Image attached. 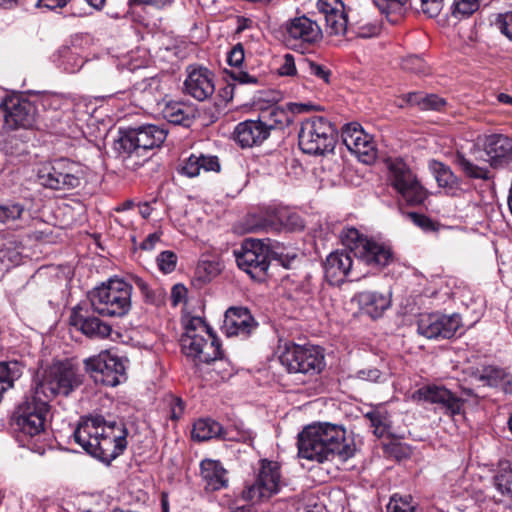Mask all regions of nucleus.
Masks as SVG:
<instances>
[{
    "instance_id": "338daca9",
    "label": "nucleus",
    "mask_w": 512,
    "mask_h": 512,
    "mask_svg": "<svg viewBox=\"0 0 512 512\" xmlns=\"http://www.w3.org/2000/svg\"><path fill=\"white\" fill-rule=\"evenodd\" d=\"M200 268H203L209 277L216 276L220 271L218 264L213 262H203Z\"/></svg>"
},
{
    "instance_id": "603ef678",
    "label": "nucleus",
    "mask_w": 512,
    "mask_h": 512,
    "mask_svg": "<svg viewBox=\"0 0 512 512\" xmlns=\"http://www.w3.org/2000/svg\"><path fill=\"white\" fill-rule=\"evenodd\" d=\"M230 77L238 82L239 84H251L256 85L259 83V79L255 75H251L246 71H243L239 68L231 70L229 72Z\"/></svg>"
},
{
    "instance_id": "ea45409f",
    "label": "nucleus",
    "mask_w": 512,
    "mask_h": 512,
    "mask_svg": "<svg viewBox=\"0 0 512 512\" xmlns=\"http://www.w3.org/2000/svg\"><path fill=\"white\" fill-rule=\"evenodd\" d=\"M135 284L140 289L145 302L159 306L164 302L165 291L161 288L152 289L143 279L136 278Z\"/></svg>"
},
{
    "instance_id": "f03ea898",
    "label": "nucleus",
    "mask_w": 512,
    "mask_h": 512,
    "mask_svg": "<svg viewBox=\"0 0 512 512\" xmlns=\"http://www.w3.org/2000/svg\"><path fill=\"white\" fill-rule=\"evenodd\" d=\"M128 431L122 422H106L101 415L82 417L74 440L91 456L109 463L127 447Z\"/></svg>"
},
{
    "instance_id": "f257e3e1",
    "label": "nucleus",
    "mask_w": 512,
    "mask_h": 512,
    "mask_svg": "<svg viewBox=\"0 0 512 512\" xmlns=\"http://www.w3.org/2000/svg\"><path fill=\"white\" fill-rule=\"evenodd\" d=\"M340 238L350 252L337 250L327 256L324 274L331 285L342 284L352 272L353 260L350 253L367 265L378 268L385 267L393 261L390 247L368 239L353 227L343 229Z\"/></svg>"
},
{
    "instance_id": "4468645a",
    "label": "nucleus",
    "mask_w": 512,
    "mask_h": 512,
    "mask_svg": "<svg viewBox=\"0 0 512 512\" xmlns=\"http://www.w3.org/2000/svg\"><path fill=\"white\" fill-rule=\"evenodd\" d=\"M270 117L266 119V115L258 120H247L239 123L234 130L235 141L243 148L253 147L260 145L265 141L270 131L275 127L276 124H283L286 114L279 108H272L268 111Z\"/></svg>"
},
{
    "instance_id": "2eb2a0df",
    "label": "nucleus",
    "mask_w": 512,
    "mask_h": 512,
    "mask_svg": "<svg viewBox=\"0 0 512 512\" xmlns=\"http://www.w3.org/2000/svg\"><path fill=\"white\" fill-rule=\"evenodd\" d=\"M84 365L94 380L105 386L115 387L127 378L123 359L107 350L86 359Z\"/></svg>"
},
{
    "instance_id": "0e129e2a",
    "label": "nucleus",
    "mask_w": 512,
    "mask_h": 512,
    "mask_svg": "<svg viewBox=\"0 0 512 512\" xmlns=\"http://www.w3.org/2000/svg\"><path fill=\"white\" fill-rule=\"evenodd\" d=\"M160 237L161 234L157 232L149 234L140 244V248L147 251L154 249L156 243L159 242Z\"/></svg>"
},
{
    "instance_id": "f3484780",
    "label": "nucleus",
    "mask_w": 512,
    "mask_h": 512,
    "mask_svg": "<svg viewBox=\"0 0 512 512\" xmlns=\"http://www.w3.org/2000/svg\"><path fill=\"white\" fill-rule=\"evenodd\" d=\"M342 141L347 149L361 162L371 164L376 159L377 150L372 137L358 123L346 124L342 129Z\"/></svg>"
},
{
    "instance_id": "bf43d9fd",
    "label": "nucleus",
    "mask_w": 512,
    "mask_h": 512,
    "mask_svg": "<svg viewBox=\"0 0 512 512\" xmlns=\"http://www.w3.org/2000/svg\"><path fill=\"white\" fill-rule=\"evenodd\" d=\"M187 296V289L182 284H176L171 289L170 300L172 305L175 307L185 300Z\"/></svg>"
},
{
    "instance_id": "6e6552de",
    "label": "nucleus",
    "mask_w": 512,
    "mask_h": 512,
    "mask_svg": "<svg viewBox=\"0 0 512 512\" xmlns=\"http://www.w3.org/2000/svg\"><path fill=\"white\" fill-rule=\"evenodd\" d=\"M85 167L67 158H58L41 164L37 178L45 188L53 190H72L81 186L85 180Z\"/></svg>"
},
{
    "instance_id": "393cba45",
    "label": "nucleus",
    "mask_w": 512,
    "mask_h": 512,
    "mask_svg": "<svg viewBox=\"0 0 512 512\" xmlns=\"http://www.w3.org/2000/svg\"><path fill=\"white\" fill-rule=\"evenodd\" d=\"M185 92L198 101H204L215 91L213 74L207 68H188V75L184 82Z\"/></svg>"
},
{
    "instance_id": "aec40b11",
    "label": "nucleus",
    "mask_w": 512,
    "mask_h": 512,
    "mask_svg": "<svg viewBox=\"0 0 512 512\" xmlns=\"http://www.w3.org/2000/svg\"><path fill=\"white\" fill-rule=\"evenodd\" d=\"M322 30L317 21L302 15L285 23V39L292 46L315 44L322 39Z\"/></svg>"
},
{
    "instance_id": "1a4fd4ad",
    "label": "nucleus",
    "mask_w": 512,
    "mask_h": 512,
    "mask_svg": "<svg viewBox=\"0 0 512 512\" xmlns=\"http://www.w3.org/2000/svg\"><path fill=\"white\" fill-rule=\"evenodd\" d=\"M335 128L323 116H312L301 122L298 133L299 148L309 155H324L335 148Z\"/></svg>"
},
{
    "instance_id": "20e7f679",
    "label": "nucleus",
    "mask_w": 512,
    "mask_h": 512,
    "mask_svg": "<svg viewBox=\"0 0 512 512\" xmlns=\"http://www.w3.org/2000/svg\"><path fill=\"white\" fill-rule=\"evenodd\" d=\"M50 406L30 394L17 408L15 424L17 440L23 447L33 451L43 450L41 444L45 437L47 415Z\"/></svg>"
},
{
    "instance_id": "774afa93",
    "label": "nucleus",
    "mask_w": 512,
    "mask_h": 512,
    "mask_svg": "<svg viewBox=\"0 0 512 512\" xmlns=\"http://www.w3.org/2000/svg\"><path fill=\"white\" fill-rule=\"evenodd\" d=\"M280 224H282L280 219H278L277 221H275L273 219H264V222L261 225V228L265 229L267 231L268 230H278Z\"/></svg>"
},
{
    "instance_id": "c85d7f7f",
    "label": "nucleus",
    "mask_w": 512,
    "mask_h": 512,
    "mask_svg": "<svg viewBox=\"0 0 512 512\" xmlns=\"http://www.w3.org/2000/svg\"><path fill=\"white\" fill-rule=\"evenodd\" d=\"M429 168L434 174L438 185L445 188L449 195L458 196L460 194L462 190L459 187V180L448 166L433 160L430 162Z\"/></svg>"
},
{
    "instance_id": "69168bd1",
    "label": "nucleus",
    "mask_w": 512,
    "mask_h": 512,
    "mask_svg": "<svg viewBox=\"0 0 512 512\" xmlns=\"http://www.w3.org/2000/svg\"><path fill=\"white\" fill-rule=\"evenodd\" d=\"M318 106H315L311 103H293L291 105V110L294 113H304L311 110H319Z\"/></svg>"
},
{
    "instance_id": "a211bd4d",
    "label": "nucleus",
    "mask_w": 512,
    "mask_h": 512,
    "mask_svg": "<svg viewBox=\"0 0 512 512\" xmlns=\"http://www.w3.org/2000/svg\"><path fill=\"white\" fill-rule=\"evenodd\" d=\"M4 118V128L17 130L30 128L35 120V107L18 96L7 97L0 106Z\"/></svg>"
},
{
    "instance_id": "b1692460",
    "label": "nucleus",
    "mask_w": 512,
    "mask_h": 512,
    "mask_svg": "<svg viewBox=\"0 0 512 512\" xmlns=\"http://www.w3.org/2000/svg\"><path fill=\"white\" fill-rule=\"evenodd\" d=\"M258 324L247 308L230 307L224 315L223 332L228 336L247 338L256 330Z\"/></svg>"
},
{
    "instance_id": "3c124183",
    "label": "nucleus",
    "mask_w": 512,
    "mask_h": 512,
    "mask_svg": "<svg viewBox=\"0 0 512 512\" xmlns=\"http://www.w3.org/2000/svg\"><path fill=\"white\" fill-rule=\"evenodd\" d=\"M387 512H415V508L407 498L393 496L387 505Z\"/></svg>"
},
{
    "instance_id": "c9c22d12",
    "label": "nucleus",
    "mask_w": 512,
    "mask_h": 512,
    "mask_svg": "<svg viewBox=\"0 0 512 512\" xmlns=\"http://www.w3.org/2000/svg\"><path fill=\"white\" fill-rule=\"evenodd\" d=\"M350 30L357 37L371 38L380 33L381 24L376 20H371L366 17L350 23Z\"/></svg>"
},
{
    "instance_id": "9b49d317",
    "label": "nucleus",
    "mask_w": 512,
    "mask_h": 512,
    "mask_svg": "<svg viewBox=\"0 0 512 512\" xmlns=\"http://www.w3.org/2000/svg\"><path fill=\"white\" fill-rule=\"evenodd\" d=\"M289 373L315 376L325 367L324 355L319 347L285 343L279 356Z\"/></svg>"
},
{
    "instance_id": "0eeeda50",
    "label": "nucleus",
    "mask_w": 512,
    "mask_h": 512,
    "mask_svg": "<svg viewBox=\"0 0 512 512\" xmlns=\"http://www.w3.org/2000/svg\"><path fill=\"white\" fill-rule=\"evenodd\" d=\"M183 352L209 363L222 356L221 345L210 327L201 317H192L185 325V333L181 338Z\"/></svg>"
},
{
    "instance_id": "680f3d73",
    "label": "nucleus",
    "mask_w": 512,
    "mask_h": 512,
    "mask_svg": "<svg viewBox=\"0 0 512 512\" xmlns=\"http://www.w3.org/2000/svg\"><path fill=\"white\" fill-rule=\"evenodd\" d=\"M358 377L371 382H379L382 377V373L376 368H370L359 371Z\"/></svg>"
},
{
    "instance_id": "a19ab883",
    "label": "nucleus",
    "mask_w": 512,
    "mask_h": 512,
    "mask_svg": "<svg viewBox=\"0 0 512 512\" xmlns=\"http://www.w3.org/2000/svg\"><path fill=\"white\" fill-rule=\"evenodd\" d=\"M438 319L439 313L421 315L417 324L418 333L428 339H436Z\"/></svg>"
},
{
    "instance_id": "58836bf2",
    "label": "nucleus",
    "mask_w": 512,
    "mask_h": 512,
    "mask_svg": "<svg viewBox=\"0 0 512 512\" xmlns=\"http://www.w3.org/2000/svg\"><path fill=\"white\" fill-rule=\"evenodd\" d=\"M410 5L418 13L433 18L442 11L444 0H410Z\"/></svg>"
},
{
    "instance_id": "a18cd8bd",
    "label": "nucleus",
    "mask_w": 512,
    "mask_h": 512,
    "mask_svg": "<svg viewBox=\"0 0 512 512\" xmlns=\"http://www.w3.org/2000/svg\"><path fill=\"white\" fill-rule=\"evenodd\" d=\"M304 68L309 75L316 77L325 84L330 82L331 71L325 65H321L314 61H305Z\"/></svg>"
},
{
    "instance_id": "e2e57ef3",
    "label": "nucleus",
    "mask_w": 512,
    "mask_h": 512,
    "mask_svg": "<svg viewBox=\"0 0 512 512\" xmlns=\"http://www.w3.org/2000/svg\"><path fill=\"white\" fill-rule=\"evenodd\" d=\"M71 0H38L39 7H45L50 10L65 7Z\"/></svg>"
},
{
    "instance_id": "6ab92c4d",
    "label": "nucleus",
    "mask_w": 512,
    "mask_h": 512,
    "mask_svg": "<svg viewBox=\"0 0 512 512\" xmlns=\"http://www.w3.org/2000/svg\"><path fill=\"white\" fill-rule=\"evenodd\" d=\"M192 438L199 442L212 438L246 442L252 439V433L244 429L242 425H235L233 429L224 430L217 421L211 418H201L193 425Z\"/></svg>"
},
{
    "instance_id": "9d476101",
    "label": "nucleus",
    "mask_w": 512,
    "mask_h": 512,
    "mask_svg": "<svg viewBox=\"0 0 512 512\" xmlns=\"http://www.w3.org/2000/svg\"><path fill=\"white\" fill-rule=\"evenodd\" d=\"M167 131L156 125H144L120 131L115 150L128 159L135 154L142 157L148 150L159 147L166 139Z\"/></svg>"
},
{
    "instance_id": "ddd939ff",
    "label": "nucleus",
    "mask_w": 512,
    "mask_h": 512,
    "mask_svg": "<svg viewBox=\"0 0 512 512\" xmlns=\"http://www.w3.org/2000/svg\"><path fill=\"white\" fill-rule=\"evenodd\" d=\"M281 473L277 462L261 460L260 468L252 483L246 484L242 498L252 503L269 500L280 491Z\"/></svg>"
},
{
    "instance_id": "7c9ffc66",
    "label": "nucleus",
    "mask_w": 512,
    "mask_h": 512,
    "mask_svg": "<svg viewBox=\"0 0 512 512\" xmlns=\"http://www.w3.org/2000/svg\"><path fill=\"white\" fill-rule=\"evenodd\" d=\"M401 99L406 104L417 106L421 110L440 111L446 105L444 98L436 94H425L423 92H410Z\"/></svg>"
},
{
    "instance_id": "052dcab7",
    "label": "nucleus",
    "mask_w": 512,
    "mask_h": 512,
    "mask_svg": "<svg viewBox=\"0 0 512 512\" xmlns=\"http://www.w3.org/2000/svg\"><path fill=\"white\" fill-rule=\"evenodd\" d=\"M171 0H128L129 6L147 5L156 9H161L170 4Z\"/></svg>"
},
{
    "instance_id": "7ed1b4c3",
    "label": "nucleus",
    "mask_w": 512,
    "mask_h": 512,
    "mask_svg": "<svg viewBox=\"0 0 512 512\" xmlns=\"http://www.w3.org/2000/svg\"><path fill=\"white\" fill-rule=\"evenodd\" d=\"M354 452L355 447L351 441H347L345 430L337 425H310L298 436V454L307 460L322 463L338 457L346 461Z\"/></svg>"
},
{
    "instance_id": "dca6fc26",
    "label": "nucleus",
    "mask_w": 512,
    "mask_h": 512,
    "mask_svg": "<svg viewBox=\"0 0 512 512\" xmlns=\"http://www.w3.org/2000/svg\"><path fill=\"white\" fill-rule=\"evenodd\" d=\"M234 254L238 267L251 278L262 280L265 277L269 267V249L260 240H245Z\"/></svg>"
},
{
    "instance_id": "2f4dec72",
    "label": "nucleus",
    "mask_w": 512,
    "mask_h": 512,
    "mask_svg": "<svg viewBox=\"0 0 512 512\" xmlns=\"http://www.w3.org/2000/svg\"><path fill=\"white\" fill-rule=\"evenodd\" d=\"M24 365L16 360L0 362V389L5 392L14 386L23 374Z\"/></svg>"
},
{
    "instance_id": "412c9836",
    "label": "nucleus",
    "mask_w": 512,
    "mask_h": 512,
    "mask_svg": "<svg viewBox=\"0 0 512 512\" xmlns=\"http://www.w3.org/2000/svg\"><path fill=\"white\" fill-rule=\"evenodd\" d=\"M70 325L90 338H106L112 329L109 324L94 316L87 304H78L72 309Z\"/></svg>"
},
{
    "instance_id": "423d86ee",
    "label": "nucleus",
    "mask_w": 512,
    "mask_h": 512,
    "mask_svg": "<svg viewBox=\"0 0 512 512\" xmlns=\"http://www.w3.org/2000/svg\"><path fill=\"white\" fill-rule=\"evenodd\" d=\"M132 286L119 278H111L89 293L93 313L122 317L131 309Z\"/></svg>"
},
{
    "instance_id": "39448f33",
    "label": "nucleus",
    "mask_w": 512,
    "mask_h": 512,
    "mask_svg": "<svg viewBox=\"0 0 512 512\" xmlns=\"http://www.w3.org/2000/svg\"><path fill=\"white\" fill-rule=\"evenodd\" d=\"M80 381L72 365L57 361L38 373L34 379L31 394L46 404L57 395L68 396Z\"/></svg>"
},
{
    "instance_id": "864d4df0",
    "label": "nucleus",
    "mask_w": 512,
    "mask_h": 512,
    "mask_svg": "<svg viewBox=\"0 0 512 512\" xmlns=\"http://www.w3.org/2000/svg\"><path fill=\"white\" fill-rule=\"evenodd\" d=\"M170 408V418L174 421L179 420L184 413V402L181 398L170 395L167 399Z\"/></svg>"
},
{
    "instance_id": "de8ad7c7",
    "label": "nucleus",
    "mask_w": 512,
    "mask_h": 512,
    "mask_svg": "<svg viewBox=\"0 0 512 512\" xmlns=\"http://www.w3.org/2000/svg\"><path fill=\"white\" fill-rule=\"evenodd\" d=\"M177 256L171 251H163L157 257V264L163 273H171L175 270Z\"/></svg>"
},
{
    "instance_id": "c03bdc74",
    "label": "nucleus",
    "mask_w": 512,
    "mask_h": 512,
    "mask_svg": "<svg viewBox=\"0 0 512 512\" xmlns=\"http://www.w3.org/2000/svg\"><path fill=\"white\" fill-rule=\"evenodd\" d=\"M480 0H455L452 14L455 17H467L479 9Z\"/></svg>"
},
{
    "instance_id": "bb28decb",
    "label": "nucleus",
    "mask_w": 512,
    "mask_h": 512,
    "mask_svg": "<svg viewBox=\"0 0 512 512\" xmlns=\"http://www.w3.org/2000/svg\"><path fill=\"white\" fill-rule=\"evenodd\" d=\"M200 470L206 489L216 491L226 487L227 471L219 461L205 459L200 464Z\"/></svg>"
},
{
    "instance_id": "79ce46f5",
    "label": "nucleus",
    "mask_w": 512,
    "mask_h": 512,
    "mask_svg": "<svg viewBox=\"0 0 512 512\" xmlns=\"http://www.w3.org/2000/svg\"><path fill=\"white\" fill-rule=\"evenodd\" d=\"M494 485L498 492L512 501V469H501L494 477Z\"/></svg>"
},
{
    "instance_id": "473e14b6",
    "label": "nucleus",
    "mask_w": 512,
    "mask_h": 512,
    "mask_svg": "<svg viewBox=\"0 0 512 512\" xmlns=\"http://www.w3.org/2000/svg\"><path fill=\"white\" fill-rule=\"evenodd\" d=\"M21 247L14 240H8L0 247V271L8 270L10 267L20 264Z\"/></svg>"
},
{
    "instance_id": "f8f14e48",
    "label": "nucleus",
    "mask_w": 512,
    "mask_h": 512,
    "mask_svg": "<svg viewBox=\"0 0 512 512\" xmlns=\"http://www.w3.org/2000/svg\"><path fill=\"white\" fill-rule=\"evenodd\" d=\"M388 181L398 194L410 205L423 203L427 194L417 176L400 158L386 160Z\"/></svg>"
},
{
    "instance_id": "13d9d810",
    "label": "nucleus",
    "mask_w": 512,
    "mask_h": 512,
    "mask_svg": "<svg viewBox=\"0 0 512 512\" xmlns=\"http://www.w3.org/2000/svg\"><path fill=\"white\" fill-rule=\"evenodd\" d=\"M408 216L415 225L422 228L423 230L429 231L434 229V223L429 217L415 212L409 213Z\"/></svg>"
},
{
    "instance_id": "f704fd0d",
    "label": "nucleus",
    "mask_w": 512,
    "mask_h": 512,
    "mask_svg": "<svg viewBox=\"0 0 512 512\" xmlns=\"http://www.w3.org/2000/svg\"><path fill=\"white\" fill-rule=\"evenodd\" d=\"M436 330V339H449L453 337L461 326V317L459 314L443 315L439 314Z\"/></svg>"
},
{
    "instance_id": "4be33fe9",
    "label": "nucleus",
    "mask_w": 512,
    "mask_h": 512,
    "mask_svg": "<svg viewBox=\"0 0 512 512\" xmlns=\"http://www.w3.org/2000/svg\"><path fill=\"white\" fill-rule=\"evenodd\" d=\"M483 158L493 168H503L512 161V138L502 134L487 135L483 139Z\"/></svg>"
},
{
    "instance_id": "cd10ccee",
    "label": "nucleus",
    "mask_w": 512,
    "mask_h": 512,
    "mask_svg": "<svg viewBox=\"0 0 512 512\" xmlns=\"http://www.w3.org/2000/svg\"><path fill=\"white\" fill-rule=\"evenodd\" d=\"M202 170L218 172L220 170L218 157L192 154L183 162L179 171L181 174L193 178L199 176Z\"/></svg>"
},
{
    "instance_id": "4c0bfd02",
    "label": "nucleus",
    "mask_w": 512,
    "mask_h": 512,
    "mask_svg": "<svg viewBox=\"0 0 512 512\" xmlns=\"http://www.w3.org/2000/svg\"><path fill=\"white\" fill-rule=\"evenodd\" d=\"M326 24L330 28L331 33L335 35H344L350 30L348 14L344 7L338 9L334 13L325 17Z\"/></svg>"
},
{
    "instance_id": "37998d69",
    "label": "nucleus",
    "mask_w": 512,
    "mask_h": 512,
    "mask_svg": "<svg viewBox=\"0 0 512 512\" xmlns=\"http://www.w3.org/2000/svg\"><path fill=\"white\" fill-rule=\"evenodd\" d=\"M480 379L484 381L488 386L497 387L499 385L509 384L511 385L510 380H507V375L504 370L496 367H486Z\"/></svg>"
},
{
    "instance_id": "49530a36",
    "label": "nucleus",
    "mask_w": 512,
    "mask_h": 512,
    "mask_svg": "<svg viewBox=\"0 0 512 512\" xmlns=\"http://www.w3.org/2000/svg\"><path fill=\"white\" fill-rule=\"evenodd\" d=\"M495 27L512 41V11L500 13L494 20Z\"/></svg>"
},
{
    "instance_id": "4d7b16f0",
    "label": "nucleus",
    "mask_w": 512,
    "mask_h": 512,
    "mask_svg": "<svg viewBox=\"0 0 512 512\" xmlns=\"http://www.w3.org/2000/svg\"><path fill=\"white\" fill-rule=\"evenodd\" d=\"M279 74L282 76H293L296 74V66L293 55L285 54L283 57V63L278 69Z\"/></svg>"
},
{
    "instance_id": "5701e85b",
    "label": "nucleus",
    "mask_w": 512,
    "mask_h": 512,
    "mask_svg": "<svg viewBox=\"0 0 512 512\" xmlns=\"http://www.w3.org/2000/svg\"><path fill=\"white\" fill-rule=\"evenodd\" d=\"M413 397L430 403L440 404L451 416L461 415L464 401L442 386L427 385L418 389Z\"/></svg>"
},
{
    "instance_id": "c756f323",
    "label": "nucleus",
    "mask_w": 512,
    "mask_h": 512,
    "mask_svg": "<svg viewBox=\"0 0 512 512\" xmlns=\"http://www.w3.org/2000/svg\"><path fill=\"white\" fill-rule=\"evenodd\" d=\"M163 118L169 123L189 127L194 120L192 107L181 102H169L162 109Z\"/></svg>"
},
{
    "instance_id": "8fccbe9b",
    "label": "nucleus",
    "mask_w": 512,
    "mask_h": 512,
    "mask_svg": "<svg viewBox=\"0 0 512 512\" xmlns=\"http://www.w3.org/2000/svg\"><path fill=\"white\" fill-rule=\"evenodd\" d=\"M371 426L374 428L373 433L377 437H382L386 433L385 417L380 412H369L366 414Z\"/></svg>"
},
{
    "instance_id": "09e8293b",
    "label": "nucleus",
    "mask_w": 512,
    "mask_h": 512,
    "mask_svg": "<svg viewBox=\"0 0 512 512\" xmlns=\"http://www.w3.org/2000/svg\"><path fill=\"white\" fill-rule=\"evenodd\" d=\"M403 68L416 74H425L428 70L424 60L418 56H409L403 60Z\"/></svg>"
},
{
    "instance_id": "a878e982",
    "label": "nucleus",
    "mask_w": 512,
    "mask_h": 512,
    "mask_svg": "<svg viewBox=\"0 0 512 512\" xmlns=\"http://www.w3.org/2000/svg\"><path fill=\"white\" fill-rule=\"evenodd\" d=\"M353 300L356 301L360 309L376 319L382 316L385 310L391 305V292L378 293L373 291H362L354 295Z\"/></svg>"
},
{
    "instance_id": "e433bc0d",
    "label": "nucleus",
    "mask_w": 512,
    "mask_h": 512,
    "mask_svg": "<svg viewBox=\"0 0 512 512\" xmlns=\"http://www.w3.org/2000/svg\"><path fill=\"white\" fill-rule=\"evenodd\" d=\"M456 165L470 178L487 180L490 178V171L479 167L468 160L462 153H457L454 158Z\"/></svg>"
},
{
    "instance_id": "5fc2aeb1",
    "label": "nucleus",
    "mask_w": 512,
    "mask_h": 512,
    "mask_svg": "<svg viewBox=\"0 0 512 512\" xmlns=\"http://www.w3.org/2000/svg\"><path fill=\"white\" fill-rule=\"evenodd\" d=\"M316 6L325 17L343 8V4L339 0H318Z\"/></svg>"
},
{
    "instance_id": "6e6d98bb",
    "label": "nucleus",
    "mask_w": 512,
    "mask_h": 512,
    "mask_svg": "<svg viewBox=\"0 0 512 512\" xmlns=\"http://www.w3.org/2000/svg\"><path fill=\"white\" fill-rule=\"evenodd\" d=\"M244 61V49L241 44L235 45L228 54V63L230 66L239 68Z\"/></svg>"
},
{
    "instance_id": "72a5a7b5",
    "label": "nucleus",
    "mask_w": 512,
    "mask_h": 512,
    "mask_svg": "<svg viewBox=\"0 0 512 512\" xmlns=\"http://www.w3.org/2000/svg\"><path fill=\"white\" fill-rule=\"evenodd\" d=\"M27 211L23 204L13 201L0 203V223L13 224L16 221L22 222Z\"/></svg>"
}]
</instances>
